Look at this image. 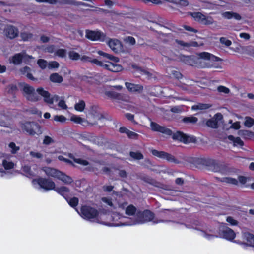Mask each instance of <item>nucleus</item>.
I'll list each match as a JSON object with an SVG mask.
<instances>
[{"mask_svg": "<svg viewBox=\"0 0 254 254\" xmlns=\"http://www.w3.org/2000/svg\"><path fill=\"white\" fill-rule=\"evenodd\" d=\"M54 190L57 192L61 195H64L65 193L68 192L69 191V189L66 187H61L57 188H55Z\"/></svg>", "mask_w": 254, "mask_h": 254, "instance_id": "38", "label": "nucleus"}, {"mask_svg": "<svg viewBox=\"0 0 254 254\" xmlns=\"http://www.w3.org/2000/svg\"><path fill=\"white\" fill-rule=\"evenodd\" d=\"M33 35L30 33L23 32L21 34V37L24 41H29L33 39Z\"/></svg>", "mask_w": 254, "mask_h": 254, "instance_id": "40", "label": "nucleus"}, {"mask_svg": "<svg viewBox=\"0 0 254 254\" xmlns=\"http://www.w3.org/2000/svg\"><path fill=\"white\" fill-rule=\"evenodd\" d=\"M78 203V199L76 197L71 199L69 202V204L72 207L76 206Z\"/></svg>", "mask_w": 254, "mask_h": 254, "instance_id": "57", "label": "nucleus"}, {"mask_svg": "<svg viewBox=\"0 0 254 254\" xmlns=\"http://www.w3.org/2000/svg\"><path fill=\"white\" fill-rule=\"evenodd\" d=\"M130 156L134 159L140 160L143 158V155L139 152H131Z\"/></svg>", "mask_w": 254, "mask_h": 254, "instance_id": "41", "label": "nucleus"}, {"mask_svg": "<svg viewBox=\"0 0 254 254\" xmlns=\"http://www.w3.org/2000/svg\"><path fill=\"white\" fill-rule=\"evenodd\" d=\"M221 15L226 19L234 18L236 20H240L241 18V16L239 14L233 12H224L221 13Z\"/></svg>", "mask_w": 254, "mask_h": 254, "instance_id": "21", "label": "nucleus"}, {"mask_svg": "<svg viewBox=\"0 0 254 254\" xmlns=\"http://www.w3.org/2000/svg\"><path fill=\"white\" fill-rule=\"evenodd\" d=\"M126 88L129 92L140 93L143 90V86L140 84H136L131 82L125 83Z\"/></svg>", "mask_w": 254, "mask_h": 254, "instance_id": "19", "label": "nucleus"}, {"mask_svg": "<svg viewBox=\"0 0 254 254\" xmlns=\"http://www.w3.org/2000/svg\"><path fill=\"white\" fill-rule=\"evenodd\" d=\"M136 211V208L132 205H129L126 209V214L128 215H133Z\"/></svg>", "mask_w": 254, "mask_h": 254, "instance_id": "36", "label": "nucleus"}, {"mask_svg": "<svg viewBox=\"0 0 254 254\" xmlns=\"http://www.w3.org/2000/svg\"><path fill=\"white\" fill-rule=\"evenodd\" d=\"M183 121L186 123H195L197 121V119L195 117H188L184 118Z\"/></svg>", "mask_w": 254, "mask_h": 254, "instance_id": "42", "label": "nucleus"}, {"mask_svg": "<svg viewBox=\"0 0 254 254\" xmlns=\"http://www.w3.org/2000/svg\"><path fill=\"white\" fill-rule=\"evenodd\" d=\"M97 53L103 56L104 57H105L109 60H111L112 63L117 64V63L119 61V59L115 56H114L111 54H108L107 53L104 52L102 51L99 50L97 51Z\"/></svg>", "mask_w": 254, "mask_h": 254, "instance_id": "22", "label": "nucleus"}, {"mask_svg": "<svg viewBox=\"0 0 254 254\" xmlns=\"http://www.w3.org/2000/svg\"><path fill=\"white\" fill-rule=\"evenodd\" d=\"M229 123L230 124H232V125L231 126V128H233L235 129H239L240 128V122H235V123L232 124V122L231 120V121H229Z\"/></svg>", "mask_w": 254, "mask_h": 254, "instance_id": "61", "label": "nucleus"}, {"mask_svg": "<svg viewBox=\"0 0 254 254\" xmlns=\"http://www.w3.org/2000/svg\"><path fill=\"white\" fill-rule=\"evenodd\" d=\"M59 66V64L58 62L56 61H52L49 62L48 64V67L49 68H58Z\"/></svg>", "mask_w": 254, "mask_h": 254, "instance_id": "55", "label": "nucleus"}, {"mask_svg": "<svg viewBox=\"0 0 254 254\" xmlns=\"http://www.w3.org/2000/svg\"><path fill=\"white\" fill-rule=\"evenodd\" d=\"M106 95L108 96H110L112 98H117L119 96V94L118 93H115L112 91H107L106 93Z\"/></svg>", "mask_w": 254, "mask_h": 254, "instance_id": "59", "label": "nucleus"}, {"mask_svg": "<svg viewBox=\"0 0 254 254\" xmlns=\"http://www.w3.org/2000/svg\"><path fill=\"white\" fill-rule=\"evenodd\" d=\"M191 16L197 21L202 23L204 15L200 12H193L191 13Z\"/></svg>", "mask_w": 254, "mask_h": 254, "instance_id": "32", "label": "nucleus"}, {"mask_svg": "<svg viewBox=\"0 0 254 254\" xmlns=\"http://www.w3.org/2000/svg\"><path fill=\"white\" fill-rule=\"evenodd\" d=\"M70 120L76 124H80L83 126L87 125V121L85 119L77 115H72L70 117Z\"/></svg>", "mask_w": 254, "mask_h": 254, "instance_id": "24", "label": "nucleus"}, {"mask_svg": "<svg viewBox=\"0 0 254 254\" xmlns=\"http://www.w3.org/2000/svg\"><path fill=\"white\" fill-rule=\"evenodd\" d=\"M198 60L197 56L181 55L179 61L183 62L189 65H193L198 63Z\"/></svg>", "mask_w": 254, "mask_h": 254, "instance_id": "17", "label": "nucleus"}, {"mask_svg": "<svg viewBox=\"0 0 254 254\" xmlns=\"http://www.w3.org/2000/svg\"><path fill=\"white\" fill-rule=\"evenodd\" d=\"M53 119L55 121L62 124L65 123L67 120L66 118L63 115H55L53 117Z\"/></svg>", "mask_w": 254, "mask_h": 254, "instance_id": "39", "label": "nucleus"}, {"mask_svg": "<svg viewBox=\"0 0 254 254\" xmlns=\"http://www.w3.org/2000/svg\"><path fill=\"white\" fill-rule=\"evenodd\" d=\"M4 32L5 35L10 39L16 37L18 33L17 29L13 26H8L5 29Z\"/></svg>", "mask_w": 254, "mask_h": 254, "instance_id": "20", "label": "nucleus"}, {"mask_svg": "<svg viewBox=\"0 0 254 254\" xmlns=\"http://www.w3.org/2000/svg\"><path fill=\"white\" fill-rule=\"evenodd\" d=\"M34 59L32 56L27 55L25 52H22L15 54L12 57L10 62L14 64H19L22 61H24L25 63H29Z\"/></svg>", "mask_w": 254, "mask_h": 254, "instance_id": "9", "label": "nucleus"}, {"mask_svg": "<svg viewBox=\"0 0 254 254\" xmlns=\"http://www.w3.org/2000/svg\"><path fill=\"white\" fill-rule=\"evenodd\" d=\"M20 72L22 74L26 75L27 77L29 79L34 80L33 77L32 76V74L30 73V68L29 67L25 66L23 68L21 69Z\"/></svg>", "mask_w": 254, "mask_h": 254, "instance_id": "30", "label": "nucleus"}, {"mask_svg": "<svg viewBox=\"0 0 254 254\" xmlns=\"http://www.w3.org/2000/svg\"><path fill=\"white\" fill-rule=\"evenodd\" d=\"M210 107V106L208 104L199 103L198 104L192 106L191 107V109L195 111L202 110L208 109Z\"/></svg>", "mask_w": 254, "mask_h": 254, "instance_id": "27", "label": "nucleus"}, {"mask_svg": "<svg viewBox=\"0 0 254 254\" xmlns=\"http://www.w3.org/2000/svg\"><path fill=\"white\" fill-rule=\"evenodd\" d=\"M228 138L233 143L234 146H242L244 144L243 141L239 137H234L232 135H229Z\"/></svg>", "mask_w": 254, "mask_h": 254, "instance_id": "25", "label": "nucleus"}, {"mask_svg": "<svg viewBox=\"0 0 254 254\" xmlns=\"http://www.w3.org/2000/svg\"><path fill=\"white\" fill-rule=\"evenodd\" d=\"M226 221L232 226H237L238 224V222L231 216L227 217Z\"/></svg>", "mask_w": 254, "mask_h": 254, "instance_id": "49", "label": "nucleus"}, {"mask_svg": "<svg viewBox=\"0 0 254 254\" xmlns=\"http://www.w3.org/2000/svg\"><path fill=\"white\" fill-rule=\"evenodd\" d=\"M202 23L207 25H214L215 26L217 25V22L214 20L212 17L205 15L202 20Z\"/></svg>", "mask_w": 254, "mask_h": 254, "instance_id": "26", "label": "nucleus"}, {"mask_svg": "<svg viewBox=\"0 0 254 254\" xmlns=\"http://www.w3.org/2000/svg\"><path fill=\"white\" fill-rule=\"evenodd\" d=\"M42 170L48 176L57 178L65 184H70L73 181L69 176L56 169L45 167Z\"/></svg>", "mask_w": 254, "mask_h": 254, "instance_id": "3", "label": "nucleus"}, {"mask_svg": "<svg viewBox=\"0 0 254 254\" xmlns=\"http://www.w3.org/2000/svg\"><path fill=\"white\" fill-rule=\"evenodd\" d=\"M8 147L11 149L10 152L12 154L16 153L19 150V147L17 146L14 142H10L8 144Z\"/></svg>", "mask_w": 254, "mask_h": 254, "instance_id": "46", "label": "nucleus"}, {"mask_svg": "<svg viewBox=\"0 0 254 254\" xmlns=\"http://www.w3.org/2000/svg\"><path fill=\"white\" fill-rule=\"evenodd\" d=\"M221 181L233 185H237L238 184L237 179L231 177H224L222 178Z\"/></svg>", "mask_w": 254, "mask_h": 254, "instance_id": "35", "label": "nucleus"}, {"mask_svg": "<svg viewBox=\"0 0 254 254\" xmlns=\"http://www.w3.org/2000/svg\"><path fill=\"white\" fill-rule=\"evenodd\" d=\"M19 85L23 92L24 97L28 100L36 102L39 100V97L37 95L35 89L32 87L25 83H20Z\"/></svg>", "mask_w": 254, "mask_h": 254, "instance_id": "4", "label": "nucleus"}, {"mask_svg": "<svg viewBox=\"0 0 254 254\" xmlns=\"http://www.w3.org/2000/svg\"><path fill=\"white\" fill-rule=\"evenodd\" d=\"M211 55L208 53L203 52L199 54V57H197L199 58L204 59H210Z\"/></svg>", "mask_w": 254, "mask_h": 254, "instance_id": "54", "label": "nucleus"}, {"mask_svg": "<svg viewBox=\"0 0 254 254\" xmlns=\"http://www.w3.org/2000/svg\"><path fill=\"white\" fill-rule=\"evenodd\" d=\"M81 216L84 219L91 220L98 218L99 213L97 210L93 208L84 206L81 208Z\"/></svg>", "mask_w": 254, "mask_h": 254, "instance_id": "6", "label": "nucleus"}, {"mask_svg": "<svg viewBox=\"0 0 254 254\" xmlns=\"http://www.w3.org/2000/svg\"><path fill=\"white\" fill-rule=\"evenodd\" d=\"M162 54L168 59L172 61H179L181 55L177 51L166 49L162 52Z\"/></svg>", "mask_w": 254, "mask_h": 254, "instance_id": "14", "label": "nucleus"}, {"mask_svg": "<svg viewBox=\"0 0 254 254\" xmlns=\"http://www.w3.org/2000/svg\"><path fill=\"white\" fill-rule=\"evenodd\" d=\"M102 118L103 116L100 112L92 110L87 114L86 120L87 121V125H93L97 123Z\"/></svg>", "mask_w": 254, "mask_h": 254, "instance_id": "11", "label": "nucleus"}, {"mask_svg": "<svg viewBox=\"0 0 254 254\" xmlns=\"http://www.w3.org/2000/svg\"><path fill=\"white\" fill-rule=\"evenodd\" d=\"M127 136L130 138L135 139L137 137L138 134L134 132L128 130L127 132Z\"/></svg>", "mask_w": 254, "mask_h": 254, "instance_id": "58", "label": "nucleus"}, {"mask_svg": "<svg viewBox=\"0 0 254 254\" xmlns=\"http://www.w3.org/2000/svg\"><path fill=\"white\" fill-rule=\"evenodd\" d=\"M32 182L33 184H38L41 188L47 190H54L56 187L53 181L46 178H40L36 180H33Z\"/></svg>", "mask_w": 254, "mask_h": 254, "instance_id": "7", "label": "nucleus"}, {"mask_svg": "<svg viewBox=\"0 0 254 254\" xmlns=\"http://www.w3.org/2000/svg\"><path fill=\"white\" fill-rule=\"evenodd\" d=\"M223 236L227 240H232L235 238V233L231 229L226 228L223 232Z\"/></svg>", "mask_w": 254, "mask_h": 254, "instance_id": "23", "label": "nucleus"}, {"mask_svg": "<svg viewBox=\"0 0 254 254\" xmlns=\"http://www.w3.org/2000/svg\"><path fill=\"white\" fill-rule=\"evenodd\" d=\"M68 55L69 58L73 60H77L80 58V55L75 51L69 52Z\"/></svg>", "mask_w": 254, "mask_h": 254, "instance_id": "44", "label": "nucleus"}, {"mask_svg": "<svg viewBox=\"0 0 254 254\" xmlns=\"http://www.w3.org/2000/svg\"><path fill=\"white\" fill-rule=\"evenodd\" d=\"M217 90L219 92L224 93L225 94L228 93L230 92L229 89L223 86H218L217 87Z\"/></svg>", "mask_w": 254, "mask_h": 254, "instance_id": "53", "label": "nucleus"}, {"mask_svg": "<svg viewBox=\"0 0 254 254\" xmlns=\"http://www.w3.org/2000/svg\"><path fill=\"white\" fill-rule=\"evenodd\" d=\"M54 142V140L53 139L49 136H45L44 137V138L43 139V144H45V145H49L52 143Z\"/></svg>", "mask_w": 254, "mask_h": 254, "instance_id": "51", "label": "nucleus"}, {"mask_svg": "<svg viewBox=\"0 0 254 254\" xmlns=\"http://www.w3.org/2000/svg\"><path fill=\"white\" fill-rule=\"evenodd\" d=\"M30 154L32 157L38 159H41L43 157V155L41 153L37 152L31 151L30 152Z\"/></svg>", "mask_w": 254, "mask_h": 254, "instance_id": "56", "label": "nucleus"}, {"mask_svg": "<svg viewBox=\"0 0 254 254\" xmlns=\"http://www.w3.org/2000/svg\"><path fill=\"white\" fill-rule=\"evenodd\" d=\"M56 55L61 57H64L65 56V51L64 49H59L57 51Z\"/></svg>", "mask_w": 254, "mask_h": 254, "instance_id": "64", "label": "nucleus"}, {"mask_svg": "<svg viewBox=\"0 0 254 254\" xmlns=\"http://www.w3.org/2000/svg\"><path fill=\"white\" fill-rule=\"evenodd\" d=\"M223 119V116L220 113H217L211 119L207 122V125L212 128H217L218 124Z\"/></svg>", "mask_w": 254, "mask_h": 254, "instance_id": "16", "label": "nucleus"}, {"mask_svg": "<svg viewBox=\"0 0 254 254\" xmlns=\"http://www.w3.org/2000/svg\"><path fill=\"white\" fill-rule=\"evenodd\" d=\"M141 217L138 218L133 224H142L150 221L154 218V214L148 210L144 211L141 214Z\"/></svg>", "mask_w": 254, "mask_h": 254, "instance_id": "12", "label": "nucleus"}, {"mask_svg": "<svg viewBox=\"0 0 254 254\" xmlns=\"http://www.w3.org/2000/svg\"><path fill=\"white\" fill-rule=\"evenodd\" d=\"M85 107V103L83 100L79 101L74 105V109L78 112L83 111Z\"/></svg>", "mask_w": 254, "mask_h": 254, "instance_id": "31", "label": "nucleus"}, {"mask_svg": "<svg viewBox=\"0 0 254 254\" xmlns=\"http://www.w3.org/2000/svg\"><path fill=\"white\" fill-rule=\"evenodd\" d=\"M107 44L110 48L115 53H119L123 51V45L121 42L116 39H109L107 37Z\"/></svg>", "mask_w": 254, "mask_h": 254, "instance_id": "10", "label": "nucleus"}, {"mask_svg": "<svg viewBox=\"0 0 254 254\" xmlns=\"http://www.w3.org/2000/svg\"><path fill=\"white\" fill-rule=\"evenodd\" d=\"M219 41L220 43L224 45L226 47H229L232 44V42L226 37H221Z\"/></svg>", "mask_w": 254, "mask_h": 254, "instance_id": "45", "label": "nucleus"}, {"mask_svg": "<svg viewBox=\"0 0 254 254\" xmlns=\"http://www.w3.org/2000/svg\"><path fill=\"white\" fill-rule=\"evenodd\" d=\"M150 128L153 131L160 132L167 135L172 134V131L170 129L167 128L163 126H161L153 122H151L150 123Z\"/></svg>", "mask_w": 254, "mask_h": 254, "instance_id": "13", "label": "nucleus"}, {"mask_svg": "<svg viewBox=\"0 0 254 254\" xmlns=\"http://www.w3.org/2000/svg\"><path fill=\"white\" fill-rule=\"evenodd\" d=\"M173 138L175 140L187 143L191 141L192 137L187 135L181 131H177L173 133Z\"/></svg>", "mask_w": 254, "mask_h": 254, "instance_id": "18", "label": "nucleus"}, {"mask_svg": "<svg viewBox=\"0 0 254 254\" xmlns=\"http://www.w3.org/2000/svg\"><path fill=\"white\" fill-rule=\"evenodd\" d=\"M50 79L52 82L55 83H61L63 81V77L57 73L51 74Z\"/></svg>", "mask_w": 254, "mask_h": 254, "instance_id": "28", "label": "nucleus"}, {"mask_svg": "<svg viewBox=\"0 0 254 254\" xmlns=\"http://www.w3.org/2000/svg\"><path fill=\"white\" fill-rule=\"evenodd\" d=\"M240 133L246 138L254 139V132L248 130H241Z\"/></svg>", "mask_w": 254, "mask_h": 254, "instance_id": "33", "label": "nucleus"}, {"mask_svg": "<svg viewBox=\"0 0 254 254\" xmlns=\"http://www.w3.org/2000/svg\"><path fill=\"white\" fill-rule=\"evenodd\" d=\"M126 41L132 45H134L135 43V39L133 37L130 36L126 38Z\"/></svg>", "mask_w": 254, "mask_h": 254, "instance_id": "63", "label": "nucleus"}, {"mask_svg": "<svg viewBox=\"0 0 254 254\" xmlns=\"http://www.w3.org/2000/svg\"><path fill=\"white\" fill-rule=\"evenodd\" d=\"M37 64L42 69H44L48 67V64L47 61L43 59H40L38 61Z\"/></svg>", "mask_w": 254, "mask_h": 254, "instance_id": "47", "label": "nucleus"}, {"mask_svg": "<svg viewBox=\"0 0 254 254\" xmlns=\"http://www.w3.org/2000/svg\"><path fill=\"white\" fill-rule=\"evenodd\" d=\"M21 127L30 135L33 136L42 133L40 127L34 122H26L22 124Z\"/></svg>", "mask_w": 254, "mask_h": 254, "instance_id": "5", "label": "nucleus"}, {"mask_svg": "<svg viewBox=\"0 0 254 254\" xmlns=\"http://www.w3.org/2000/svg\"><path fill=\"white\" fill-rule=\"evenodd\" d=\"M102 200L103 201V202L106 203L109 206L111 207L113 206V204L111 199L107 197H103L102 198Z\"/></svg>", "mask_w": 254, "mask_h": 254, "instance_id": "60", "label": "nucleus"}, {"mask_svg": "<svg viewBox=\"0 0 254 254\" xmlns=\"http://www.w3.org/2000/svg\"><path fill=\"white\" fill-rule=\"evenodd\" d=\"M74 161L75 163L80 164L84 166H87L89 164L88 161L80 158H74Z\"/></svg>", "mask_w": 254, "mask_h": 254, "instance_id": "48", "label": "nucleus"}, {"mask_svg": "<svg viewBox=\"0 0 254 254\" xmlns=\"http://www.w3.org/2000/svg\"><path fill=\"white\" fill-rule=\"evenodd\" d=\"M244 124L246 127L250 128L254 125V119L250 117H246Z\"/></svg>", "mask_w": 254, "mask_h": 254, "instance_id": "34", "label": "nucleus"}, {"mask_svg": "<svg viewBox=\"0 0 254 254\" xmlns=\"http://www.w3.org/2000/svg\"><path fill=\"white\" fill-rule=\"evenodd\" d=\"M177 43L181 45L186 47H197L198 46V43L195 41L190 42V43H185L183 41H177Z\"/></svg>", "mask_w": 254, "mask_h": 254, "instance_id": "37", "label": "nucleus"}, {"mask_svg": "<svg viewBox=\"0 0 254 254\" xmlns=\"http://www.w3.org/2000/svg\"><path fill=\"white\" fill-rule=\"evenodd\" d=\"M23 171L27 176H33V174L31 171L30 167L28 166H24L23 167Z\"/></svg>", "mask_w": 254, "mask_h": 254, "instance_id": "52", "label": "nucleus"}, {"mask_svg": "<svg viewBox=\"0 0 254 254\" xmlns=\"http://www.w3.org/2000/svg\"><path fill=\"white\" fill-rule=\"evenodd\" d=\"M152 153L155 156L166 159L169 162H176V159L172 155L164 151H159L156 150H152Z\"/></svg>", "mask_w": 254, "mask_h": 254, "instance_id": "15", "label": "nucleus"}, {"mask_svg": "<svg viewBox=\"0 0 254 254\" xmlns=\"http://www.w3.org/2000/svg\"><path fill=\"white\" fill-rule=\"evenodd\" d=\"M136 71L137 72L140 73L141 74L145 75L147 77H150L151 75L150 73L148 71H147L144 69H142L138 67H136Z\"/></svg>", "mask_w": 254, "mask_h": 254, "instance_id": "50", "label": "nucleus"}, {"mask_svg": "<svg viewBox=\"0 0 254 254\" xmlns=\"http://www.w3.org/2000/svg\"><path fill=\"white\" fill-rule=\"evenodd\" d=\"M37 92L44 97V101L48 104H52L54 102H57L59 101L58 105L62 109H67V106L65 104V101L64 100H60L59 97L57 95H54L53 97H51L49 93L44 90L42 88H38L36 90Z\"/></svg>", "mask_w": 254, "mask_h": 254, "instance_id": "2", "label": "nucleus"}, {"mask_svg": "<svg viewBox=\"0 0 254 254\" xmlns=\"http://www.w3.org/2000/svg\"><path fill=\"white\" fill-rule=\"evenodd\" d=\"M247 241L249 245L254 246V236L251 234L246 235Z\"/></svg>", "mask_w": 254, "mask_h": 254, "instance_id": "43", "label": "nucleus"}, {"mask_svg": "<svg viewBox=\"0 0 254 254\" xmlns=\"http://www.w3.org/2000/svg\"><path fill=\"white\" fill-rule=\"evenodd\" d=\"M2 166L6 170L13 169L15 166V164L12 161L4 159L2 161Z\"/></svg>", "mask_w": 254, "mask_h": 254, "instance_id": "29", "label": "nucleus"}, {"mask_svg": "<svg viewBox=\"0 0 254 254\" xmlns=\"http://www.w3.org/2000/svg\"><path fill=\"white\" fill-rule=\"evenodd\" d=\"M80 59L83 62H91L97 65L112 72H117L123 70V67L121 65L113 64L112 62H109V61H100L97 59L92 60L90 57L86 56L80 57Z\"/></svg>", "mask_w": 254, "mask_h": 254, "instance_id": "1", "label": "nucleus"}, {"mask_svg": "<svg viewBox=\"0 0 254 254\" xmlns=\"http://www.w3.org/2000/svg\"><path fill=\"white\" fill-rule=\"evenodd\" d=\"M86 37L92 41H99L104 42L106 41V35L99 31H86Z\"/></svg>", "mask_w": 254, "mask_h": 254, "instance_id": "8", "label": "nucleus"}, {"mask_svg": "<svg viewBox=\"0 0 254 254\" xmlns=\"http://www.w3.org/2000/svg\"><path fill=\"white\" fill-rule=\"evenodd\" d=\"M171 111L174 113H179L182 111V109L180 106H175L171 109Z\"/></svg>", "mask_w": 254, "mask_h": 254, "instance_id": "62", "label": "nucleus"}]
</instances>
